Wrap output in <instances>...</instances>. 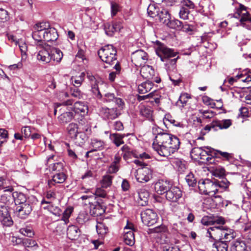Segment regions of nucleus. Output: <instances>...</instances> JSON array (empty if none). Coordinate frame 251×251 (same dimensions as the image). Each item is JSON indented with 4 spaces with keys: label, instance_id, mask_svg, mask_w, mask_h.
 I'll use <instances>...</instances> for the list:
<instances>
[{
    "label": "nucleus",
    "instance_id": "f257e3e1",
    "mask_svg": "<svg viewBox=\"0 0 251 251\" xmlns=\"http://www.w3.org/2000/svg\"><path fill=\"white\" fill-rule=\"evenodd\" d=\"M87 77L91 86V90L95 97L99 100H102L104 102H110L114 101L116 97L115 95L112 93H106L103 95V97L101 93L99 86L107 84L104 83L102 79L98 75H94L92 73L87 72Z\"/></svg>",
    "mask_w": 251,
    "mask_h": 251
},
{
    "label": "nucleus",
    "instance_id": "f03ea898",
    "mask_svg": "<svg viewBox=\"0 0 251 251\" xmlns=\"http://www.w3.org/2000/svg\"><path fill=\"white\" fill-rule=\"evenodd\" d=\"M158 46L155 49L156 54L160 58L162 61L169 62V63H166L165 66L168 71L169 79L173 81L172 77L169 74V71H171V68L173 66V50L168 48L165 45L161 44L160 42H157Z\"/></svg>",
    "mask_w": 251,
    "mask_h": 251
},
{
    "label": "nucleus",
    "instance_id": "7ed1b4c3",
    "mask_svg": "<svg viewBox=\"0 0 251 251\" xmlns=\"http://www.w3.org/2000/svg\"><path fill=\"white\" fill-rule=\"evenodd\" d=\"M101 60L112 65L116 63L117 50L112 45H107L102 47L98 52Z\"/></svg>",
    "mask_w": 251,
    "mask_h": 251
},
{
    "label": "nucleus",
    "instance_id": "20e7f679",
    "mask_svg": "<svg viewBox=\"0 0 251 251\" xmlns=\"http://www.w3.org/2000/svg\"><path fill=\"white\" fill-rule=\"evenodd\" d=\"M172 6L173 0H164L163 1V9L160 12L158 16L161 22L171 28H173V23L171 20Z\"/></svg>",
    "mask_w": 251,
    "mask_h": 251
},
{
    "label": "nucleus",
    "instance_id": "39448f33",
    "mask_svg": "<svg viewBox=\"0 0 251 251\" xmlns=\"http://www.w3.org/2000/svg\"><path fill=\"white\" fill-rule=\"evenodd\" d=\"M216 181H211L209 179L200 180L198 182V187L201 193L214 196L218 193Z\"/></svg>",
    "mask_w": 251,
    "mask_h": 251
},
{
    "label": "nucleus",
    "instance_id": "423d86ee",
    "mask_svg": "<svg viewBox=\"0 0 251 251\" xmlns=\"http://www.w3.org/2000/svg\"><path fill=\"white\" fill-rule=\"evenodd\" d=\"M247 10V7L239 3V7L235 8V12L233 15V17L239 20L240 25L243 26L246 24L251 23V15Z\"/></svg>",
    "mask_w": 251,
    "mask_h": 251
},
{
    "label": "nucleus",
    "instance_id": "0eeeda50",
    "mask_svg": "<svg viewBox=\"0 0 251 251\" xmlns=\"http://www.w3.org/2000/svg\"><path fill=\"white\" fill-rule=\"evenodd\" d=\"M125 234L124 235V241L126 244L132 246L135 244L134 232L138 231L137 227L128 221L126 225L124 227Z\"/></svg>",
    "mask_w": 251,
    "mask_h": 251
},
{
    "label": "nucleus",
    "instance_id": "6e6552de",
    "mask_svg": "<svg viewBox=\"0 0 251 251\" xmlns=\"http://www.w3.org/2000/svg\"><path fill=\"white\" fill-rule=\"evenodd\" d=\"M140 74L142 76L147 80L154 81L156 83H159L161 79L158 76L153 67L149 65H144L140 70Z\"/></svg>",
    "mask_w": 251,
    "mask_h": 251
},
{
    "label": "nucleus",
    "instance_id": "1a4fd4ad",
    "mask_svg": "<svg viewBox=\"0 0 251 251\" xmlns=\"http://www.w3.org/2000/svg\"><path fill=\"white\" fill-rule=\"evenodd\" d=\"M142 222L148 226L155 224L157 221V215L151 209H147L141 213Z\"/></svg>",
    "mask_w": 251,
    "mask_h": 251
},
{
    "label": "nucleus",
    "instance_id": "9d476101",
    "mask_svg": "<svg viewBox=\"0 0 251 251\" xmlns=\"http://www.w3.org/2000/svg\"><path fill=\"white\" fill-rule=\"evenodd\" d=\"M224 233V227L223 226H212L207 230L206 236L209 238V240L213 243L222 238V234Z\"/></svg>",
    "mask_w": 251,
    "mask_h": 251
},
{
    "label": "nucleus",
    "instance_id": "9b49d317",
    "mask_svg": "<svg viewBox=\"0 0 251 251\" xmlns=\"http://www.w3.org/2000/svg\"><path fill=\"white\" fill-rule=\"evenodd\" d=\"M0 223L3 227H11L14 224L8 207L4 205L0 206Z\"/></svg>",
    "mask_w": 251,
    "mask_h": 251
},
{
    "label": "nucleus",
    "instance_id": "f8f14e48",
    "mask_svg": "<svg viewBox=\"0 0 251 251\" xmlns=\"http://www.w3.org/2000/svg\"><path fill=\"white\" fill-rule=\"evenodd\" d=\"M147 60V53L141 50L135 51L131 55V61L137 67L144 65Z\"/></svg>",
    "mask_w": 251,
    "mask_h": 251
},
{
    "label": "nucleus",
    "instance_id": "ddd939ff",
    "mask_svg": "<svg viewBox=\"0 0 251 251\" xmlns=\"http://www.w3.org/2000/svg\"><path fill=\"white\" fill-rule=\"evenodd\" d=\"M39 48H41V50L39 51L37 55V59L46 63L50 62L51 61L50 46L47 44Z\"/></svg>",
    "mask_w": 251,
    "mask_h": 251
},
{
    "label": "nucleus",
    "instance_id": "4468645a",
    "mask_svg": "<svg viewBox=\"0 0 251 251\" xmlns=\"http://www.w3.org/2000/svg\"><path fill=\"white\" fill-rule=\"evenodd\" d=\"M32 210L31 206L29 202L17 206L15 209L17 216L22 219H26Z\"/></svg>",
    "mask_w": 251,
    "mask_h": 251
},
{
    "label": "nucleus",
    "instance_id": "2eb2a0df",
    "mask_svg": "<svg viewBox=\"0 0 251 251\" xmlns=\"http://www.w3.org/2000/svg\"><path fill=\"white\" fill-rule=\"evenodd\" d=\"M137 195L136 201L139 205L144 206L148 204L150 193L145 188H142L137 191Z\"/></svg>",
    "mask_w": 251,
    "mask_h": 251
},
{
    "label": "nucleus",
    "instance_id": "dca6fc26",
    "mask_svg": "<svg viewBox=\"0 0 251 251\" xmlns=\"http://www.w3.org/2000/svg\"><path fill=\"white\" fill-rule=\"evenodd\" d=\"M105 206L101 200L90 204V213L94 217H98L105 212Z\"/></svg>",
    "mask_w": 251,
    "mask_h": 251
},
{
    "label": "nucleus",
    "instance_id": "f3484780",
    "mask_svg": "<svg viewBox=\"0 0 251 251\" xmlns=\"http://www.w3.org/2000/svg\"><path fill=\"white\" fill-rule=\"evenodd\" d=\"M187 168V162L184 159L174 157V169L178 176L183 174Z\"/></svg>",
    "mask_w": 251,
    "mask_h": 251
},
{
    "label": "nucleus",
    "instance_id": "a211bd4d",
    "mask_svg": "<svg viewBox=\"0 0 251 251\" xmlns=\"http://www.w3.org/2000/svg\"><path fill=\"white\" fill-rule=\"evenodd\" d=\"M151 176V171L147 167L138 170L136 178L137 181L141 183L148 182Z\"/></svg>",
    "mask_w": 251,
    "mask_h": 251
},
{
    "label": "nucleus",
    "instance_id": "6ab92c4d",
    "mask_svg": "<svg viewBox=\"0 0 251 251\" xmlns=\"http://www.w3.org/2000/svg\"><path fill=\"white\" fill-rule=\"evenodd\" d=\"M100 112L103 118L108 120L115 119L121 114L116 108L102 107Z\"/></svg>",
    "mask_w": 251,
    "mask_h": 251
},
{
    "label": "nucleus",
    "instance_id": "aec40b11",
    "mask_svg": "<svg viewBox=\"0 0 251 251\" xmlns=\"http://www.w3.org/2000/svg\"><path fill=\"white\" fill-rule=\"evenodd\" d=\"M66 179L67 175L64 172L53 174L51 176V179L48 180L49 186L51 188L56 184L62 183Z\"/></svg>",
    "mask_w": 251,
    "mask_h": 251
},
{
    "label": "nucleus",
    "instance_id": "412c9836",
    "mask_svg": "<svg viewBox=\"0 0 251 251\" xmlns=\"http://www.w3.org/2000/svg\"><path fill=\"white\" fill-rule=\"evenodd\" d=\"M173 135L167 133H162L160 131L157 135L155 137V140L157 144H160L161 146L167 145H171L172 141Z\"/></svg>",
    "mask_w": 251,
    "mask_h": 251
},
{
    "label": "nucleus",
    "instance_id": "4be33fe9",
    "mask_svg": "<svg viewBox=\"0 0 251 251\" xmlns=\"http://www.w3.org/2000/svg\"><path fill=\"white\" fill-rule=\"evenodd\" d=\"M71 109L74 113L80 114L81 115H85L88 112V106L82 101L75 102L74 106Z\"/></svg>",
    "mask_w": 251,
    "mask_h": 251
},
{
    "label": "nucleus",
    "instance_id": "5701e85b",
    "mask_svg": "<svg viewBox=\"0 0 251 251\" xmlns=\"http://www.w3.org/2000/svg\"><path fill=\"white\" fill-rule=\"evenodd\" d=\"M44 41L47 42H53L56 41L58 37V34L56 29L50 25L46 29L43 35Z\"/></svg>",
    "mask_w": 251,
    "mask_h": 251
},
{
    "label": "nucleus",
    "instance_id": "b1692460",
    "mask_svg": "<svg viewBox=\"0 0 251 251\" xmlns=\"http://www.w3.org/2000/svg\"><path fill=\"white\" fill-rule=\"evenodd\" d=\"M123 28L121 22H114L112 25L107 24L105 25V31L107 35L112 36L115 32L119 31Z\"/></svg>",
    "mask_w": 251,
    "mask_h": 251
},
{
    "label": "nucleus",
    "instance_id": "393cba45",
    "mask_svg": "<svg viewBox=\"0 0 251 251\" xmlns=\"http://www.w3.org/2000/svg\"><path fill=\"white\" fill-rule=\"evenodd\" d=\"M67 235L69 239L71 240H76L80 235V230L77 226L71 225L67 228Z\"/></svg>",
    "mask_w": 251,
    "mask_h": 251
},
{
    "label": "nucleus",
    "instance_id": "a878e982",
    "mask_svg": "<svg viewBox=\"0 0 251 251\" xmlns=\"http://www.w3.org/2000/svg\"><path fill=\"white\" fill-rule=\"evenodd\" d=\"M154 189L158 194L162 195L170 189V184L167 181L159 180L155 184Z\"/></svg>",
    "mask_w": 251,
    "mask_h": 251
},
{
    "label": "nucleus",
    "instance_id": "bb28decb",
    "mask_svg": "<svg viewBox=\"0 0 251 251\" xmlns=\"http://www.w3.org/2000/svg\"><path fill=\"white\" fill-rule=\"evenodd\" d=\"M50 54L51 61H52L55 63H59L62 60L63 56V53L60 50L51 47L50 49Z\"/></svg>",
    "mask_w": 251,
    "mask_h": 251
},
{
    "label": "nucleus",
    "instance_id": "cd10ccee",
    "mask_svg": "<svg viewBox=\"0 0 251 251\" xmlns=\"http://www.w3.org/2000/svg\"><path fill=\"white\" fill-rule=\"evenodd\" d=\"M140 114L145 117L148 120L153 122H154L153 116V110L150 107L145 106L144 105H141L140 106Z\"/></svg>",
    "mask_w": 251,
    "mask_h": 251
},
{
    "label": "nucleus",
    "instance_id": "c85d7f7f",
    "mask_svg": "<svg viewBox=\"0 0 251 251\" xmlns=\"http://www.w3.org/2000/svg\"><path fill=\"white\" fill-rule=\"evenodd\" d=\"M75 117L73 112L64 111L62 113L60 116H58V119L59 123L61 124H66L71 122Z\"/></svg>",
    "mask_w": 251,
    "mask_h": 251
},
{
    "label": "nucleus",
    "instance_id": "c756f323",
    "mask_svg": "<svg viewBox=\"0 0 251 251\" xmlns=\"http://www.w3.org/2000/svg\"><path fill=\"white\" fill-rule=\"evenodd\" d=\"M13 199L17 206L28 202L26 201L25 195L22 192L17 191L13 192Z\"/></svg>",
    "mask_w": 251,
    "mask_h": 251
},
{
    "label": "nucleus",
    "instance_id": "7c9ffc66",
    "mask_svg": "<svg viewBox=\"0 0 251 251\" xmlns=\"http://www.w3.org/2000/svg\"><path fill=\"white\" fill-rule=\"evenodd\" d=\"M153 81L147 80L138 86V89L140 94H145L151 91L153 86Z\"/></svg>",
    "mask_w": 251,
    "mask_h": 251
},
{
    "label": "nucleus",
    "instance_id": "2f4dec72",
    "mask_svg": "<svg viewBox=\"0 0 251 251\" xmlns=\"http://www.w3.org/2000/svg\"><path fill=\"white\" fill-rule=\"evenodd\" d=\"M173 153V148L170 145H165L160 147V150L158 151V154L160 156L167 157L171 159V153Z\"/></svg>",
    "mask_w": 251,
    "mask_h": 251
},
{
    "label": "nucleus",
    "instance_id": "473e14b6",
    "mask_svg": "<svg viewBox=\"0 0 251 251\" xmlns=\"http://www.w3.org/2000/svg\"><path fill=\"white\" fill-rule=\"evenodd\" d=\"M228 245L223 239L215 241L212 243L213 251H227Z\"/></svg>",
    "mask_w": 251,
    "mask_h": 251
},
{
    "label": "nucleus",
    "instance_id": "72a5a7b5",
    "mask_svg": "<svg viewBox=\"0 0 251 251\" xmlns=\"http://www.w3.org/2000/svg\"><path fill=\"white\" fill-rule=\"evenodd\" d=\"M44 33L38 31L34 30L32 32V36L35 41V44L38 47L47 45L44 42V38L43 37Z\"/></svg>",
    "mask_w": 251,
    "mask_h": 251
},
{
    "label": "nucleus",
    "instance_id": "f704fd0d",
    "mask_svg": "<svg viewBox=\"0 0 251 251\" xmlns=\"http://www.w3.org/2000/svg\"><path fill=\"white\" fill-rule=\"evenodd\" d=\"M232 125V121L229 119H225L223 120L214 121V126H216V128L219 129H226Z\"/></svg>",
    "mask_w": 251,
    "mask_h": 251
},
{
    "label": "nucleus",
    "instance_id": "c9c22d12",
    "mask_svg": "<svg viewBox=\"0 0 251 251\" xmlns=\"http://www.w3.org/2000/svg\"><path fill=\"white\" fill-rule=\"evenodd\" d=\"M77 126L78 131L84 132L86 134H91V126L85 119L80 120Z\"/></svg>",
    "mask_w": 251,
    "mask_h": 251
},
{
    "label": "nucleus",
    "instance_id": "e433bc0d",
    "mask_svg": "<svg viewBox=\"0 0 251 251\" xmlns=\"http://www.w3.org/2000/svg\"><path fill=\"white\" fill-rule=\"evenodd\" d=\"M125 137V134H120L116 133L110 134V139L117 147L124 144L123 138Z\"/></svg>",
    "mask_w": 251,
    "mask_h": 251
},
{
    "label": "nucleus",
    "instance_id": "4c0bfd02",
    "mask_svg": "<svg viewBox=\"0 0 251 251\" xmlns=\"http://www.w3.org/2000/svg\"><path fill=\"white\" fill-rule=\"evenodd\" d=\"M191 96L187 93H182L179 97L178 100L176 102V106L179 108H183Z\"/></svg>",
    "mask_w": 251,
    "mask_h": 251
},
{
    "label": "nucleus",
    "instance_id": "58836bf2",
    "mask_svg": "<svg viewBox=\"0 0 251 251\" xmlns=\"http://www.w3.org/2000/svg\"><path fill=\"white\" fill-rule=\"evenodd\" d=\"M90 135V134H86L84 132L78 131L76 136L75 137L74 139H75L76 143H77L79 146H81L88 140Z\"/></svg>",
    "mask_w": 251,
    "mask_h": 251
},
{
    "label": "nucleus",
    "instance_id": "ea45409f",
    "mask_svg": "<svg viewBox=\"0 0 251 251\" xmlns=\"http://www.w3.org/2000/svg\"><path fill=\"white\" fill-rule=\"evenodd\" d=\"M246 247L244 242L236 241L230 247V251H248Z\"/></svg>",
    "mask_w": 251,
    "mask_h": 251
},
{
    "label": "nucleus",
    "instance_id": "a19ab883",
    "mask_svg": "<svg viewBox=\"0 0 251 251\" xmlns=\"http://www.w3.org/2000/svg\"><path fill=\"white\" fill-rule=\"evenodd\" d=\"M85 73L82 72L78 76H73L71 77V80L74 86L79 87L84 80Z\"/></svg>",
    "mask_w": 251,
    "mask_h": 251
},
{
    "label": "nucleus",
    "instance_id": "79ce46f5",
    "mask_svg": "<svg viewBox=\"0 0 251 251\" xmlns=\"http://www.w3.org/2000/svg\"><path fill=\"white\" fill-rule=\"evenodd\" d=\"M96 229L98 233L101 236L105 235L108 232V227L103 221L98 222Z\"/></svg>",
    "mask_w": 251,
    "mask_h": 251
},
{
    "label": "nucleus",
    "instance_id": "37998d69",
    "mask_svg": "<svg viewBox=\"0 0 251 251\" xmlns=\"http://www.w3.org/2000/svg\"><path fill=\"white\" fill-rule=\"evenodd\" d=\"M203 102L208 106H210L211 108H216L218 109H221L223 107V104L222 102V100H217L218 102H220L221 103L218 107H216V104L213 101V100L207 96H204L202 98Z\"/></svg>",
    "mask_w": 251,
    "mask_h": 251
},
{
    "label": "nucleus",
    "instance_id": "c03bdc74",
    "mask_svg": "<svg viewBox=\"0 0 251 251\" xmlns=\"http://www.w3.org/2000/svg\"><path fill=\"white\" fill-rule=\"evenodd\" d=\"M234 237L235 234L231 230L224 227V233L222 234V238L224 242L228 244Z\"/></svg>",
    "mask_w": 251,
    "mask_h": 251
},
{
    "label": "nucleus",
    "instance_id": "a18cd8bd",
    "mask_svg": "<svg viewBox=\"0 0 251 251\" xmlns=\"http://www.w3.org/2000/svg\"><path fill=\"white\" fill-rule=\"evenodd\" d=\"M67 129L70 137L74 138L76 136L78 131L77 124L72 123L68 125Z\"/></svg>",
    "mask_w": 251,
    "mask_h": 251
},
{
    "label": "nucleus",
    "instance_id": "49530a36",
    "mask_svg": "<svg viewBox=\"0 0 251 251\" xmlns=\"http://www.w3.org/2000/svg\"><path fill=\"white\" fill-rule=\"evenodd\" d=\"M91 146L93 148L92 151H96L103 150L104 149V144L101 140L94 139L92 140Z\"/></svg>",
    "mask_w": 251,
    "mask_h": 251
},
{
    "label": "nucleus",
    "instance_id": "de8ad7c7",
    "mask_svg": "<svg viewBox=\"0 0 251 251\" xmlns=\"http://www.w3.org/2000/svg\"><path fill=\"white\" fill-rule=\"evenodd\" d=\"M73 103V100L72 99H69L62 103H55L54 105V114L56 115L58 110H59L60 112L64 111V109H63L62 108H59L62 105L64 106V108H65L67 105H72Z\"/></svg>",
    "mask_w": 251,
    "mask_h": 251
},
{
    "label": "nucleus",
    "instance_id": "09e8293b",
    "mask_svg": "<svg viewBox=\"0 0 251 251\" xmlns=\"http://www.w3.org/2000/svg\"><path fill=\"white\" fill-rule=\"evenodd\" d=\"M113 68L115 70V71L111 72L109 75V79L112 82L114 81L116 75H119L121 73V67L118 61L116 62Z\"/></svg>",
    "mask_w": 251,
    "mask_h": 251
},
{
    "label": "nucleus",
    "instance_id": "8fccbe9b",
    "mask_svg": "<svg viewBox=\"0 0 251 251\" xmlns=\"http://www.w3.org/2000/svg\"><path fill=\"white\" fill-rule=\"evenodd\" d=\"M113 178V176L109 175L104 176L100 181L101 187L104 188L110 187L112 184Z\"/></svg>",
    "mask_w": 251,
    "mask_h": 251
},
{
    "label": "nucleus",
    "instance_id": "3c124183",
    "mask_svg": "<svg viewBox=\"0 0 251 251\" xmlns=\"http://www.w3.org/2000/svg\"><path fill=\"white\" fill-rule=\"evenodd\" d=\"M64 169V166L62 163L61 162H56L50 167V170L52 174H55L58 172L62 173L63 172Z\"/></svg>",
    "mask_w": 251,
    "mask_h": 251
},
{
    "label": "nucleus",
    "instance_id": "603ef678",
    "mask_svg": "<svg viewBox=\"0 0 251 251\" xmlns=\"http://www.w3.org/2000/svg\"><path fill=\"white\" fill-rule=\"evenodd\" d=\"M50 26L49 23L42 22L37 23L33 27L34 30L44 33Z\"/></svg>",
    "mask_w": 251,
    "mask_h": 251
},
{
    "label": "nucleus",
    "instance_id": "864d4df0",
    "mask_svg": "<svg viewBox=\"0 0 251 251\" xmlns=\"http://www.w3.org/2000/svg\"><path fill=\"white\" fill-rule=\"evenodd\" d=\"M0 189H3L4 192H12L14 188L12 186H7L6 180L2 177H0Z\"/></svg>",
    "mask_w": 251,
    "mask_h": 251
},
{
    "label": "nucleus",
    "instance_id": "5fc2aeb1",
    "mask_svg": "<svg viewBox=\"0 0 251 251\" xmlns=\"http://www.w3.org/2000/svg\"><path fill=\"white\" fill-rule=\"evenodd\" d=\"M214 155L217 158H220L218 154H220L225 160L230 161L233 158L232 154L227 152H224L219 150L214 149Z\"/></svg>",
    "mask_w": 251,
    "mask_h": 251
},
{
    "label": "nucleus",
    "instance_id": "6e6d98bb",
    "mask_svg": "<svg viewBox=\"0 0 251 251\" xmlns=\"http://www.w3.org/2000/svg\"><path fill=\"white\" fill-rule=\"evenodd\" d=\"M201 153H206L203 147L201 148H194L191 151V155L192 158L198 159L199 158Z\"/></svg>",
    "mask_w": 251,
    "mask_h": 251
},
{
    "label": "nucleus",
    "instance_id": "4d7b16f0",
    "mask_svg": "<svg viewBox=\"0 0 251 251\" xmlns=\"http://www.w3.org/2000/svg\"><path fill=\"white\" fill-rule=\"evenodd\" d=\"M23 245L25 248H37L36 241L30 238H23Z\"/></svg>",
    "mask_w": 251,
    "mask_h": 251
},
{
    "label": "nucleus",
    "instance_id": "13d9d810",
    "mask_svg": "<svg viewBox=\"0 0 251 251\" xmlns=\"http://www.w3.org/2000/svg\"><path fill=\"white\" fill-rule=\"evenodd\" d=\"M185 180L189 186L194 187L197 184V179L192 172L186 175Z\"/></svg>",
    "mask_w": 251,
    "mask_h": 251
},
{
    "label": "nucleus",
    "instance_id": "bf43d9fd",
    "mask_svg": "<svg viewBox=\"0 0 251 251\" xmlns=\"http://www.w3.org/2000/svg\"><path fill=\"white\" fill-rule=\"evenodd\" d=\"M19 231L21 234H22L24 236H27L29 237H32L34 234V232L32 228L30 226H25L21 228L20 229Z\"/></svg>",
    "mask_w": 251,
    "mask_h": 251
},
{
    "label": "nucleus",
    "instance_id": "052dcab7",
    "mask_svg": "<svg viewBox=\"0 0 251 251\" xmlns=\"http://www.w3.org/2000/svg\"><path fill=\"white\" fill-rule=\"evenodd\" d=\"M13 192H4L2 194L0 199V201L2 203H7L10 202L11 201L13 200Z\"/></svg>",
    "mask_w": 251,
    "mask_h": 251
},
{
    "label": "nucleus",
    "instance_id": "680f3d73",
    "mask_svg": "<svg viewBox=\"0 0 251 251\" xmlns=\"http://www.w3.org/2000/svg\"><path fill=\"white\" fill-rule=\"evenodd\" d=\"M216 181V185L218 186V192L221 189V191L225 190L227 189L229 184V182L227 179H224L222 181L215 180Z\"/></svg>",
    "mask_w": 251,
    "mask_h": 251
},
{
    "label": "nucleus",
    "instance_id": "e2e57ef3",
    "mask_svg": "<svg viewBox=\"0 0 251 251\" xmlns=\"http://www.w3.org/2000/svg\"><path fill=\"white\" fill-rule=\"evenodd\" d=\"M147 10L148 15L152 18L158 16L160 13L158 8H156L154 5H150Z\"/></svg>",
    "mask_w": 251,
    "mask_h": 251
},
{
    "label": "nucleus",
    "instance_id": "0e129e2a",
    "mask_svg": "<svg viewBox=\"0 0 251 251\" xmlns=\"http://www.w3.org/2000/svg\"><path fill=\"white\" fill-rule=\"evenodd\" d=\"M44 209H47L53 215L59 216L62 213L61 209L58 207H54L52 205H48L44 207Z\"/></svg>",
    "mask_w": 251,
    "mask_h": 251
},
{
    "label": "nucleus",
    "instance_id": "69168bd1",
    "mask_svg": "<svg viewBox=\"0 0 251 251\" xmlns=\"http://www.w3.org/2000/svg\"><path fill=\"white\" fill-rule=\"evenodd\" d=\"M199 112L202 115L203 119H211L215 115V113L211 110L200 109L199 110Z\"/></svg>",
    "mask_w": 251,
    "mask_h": 251
},
{
    "label": "nucleus",
    "instance_id": "338daca9",
    "mask_svg": "<svg viewBox=\"0 0 251 251\" xmlns=\"http://www.w3.org/2000/svg\"><path fill=\"white\" fill-rule=\"evenodd\" d=\"M73 211V208L68 207L63 213L61 220L64 221L65 223L69 222V218Z\"/></svg>",
    "mask_w": 251,
    "mask_h": 251
},
{
    "label": "nucleus",
    "instance_id": "774afa93",
    "mask_svg": "<svg viewBox=\"0 0 251 251\" xmlns=\"http://www.w3.org/2000/svg\"><path fill=\"white\" fill-rule=\"evenodd\" d=\"M71 95L76 98L80 99L82 98V94L78 88V87L74 86L71 88Z\"/></svg>",
    "mask_w": 251,
    "mask_h": 251
}]
</instances>
